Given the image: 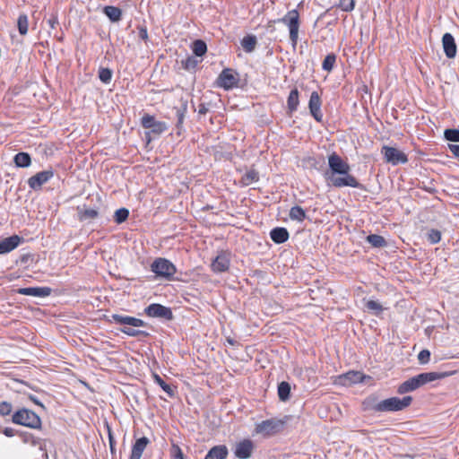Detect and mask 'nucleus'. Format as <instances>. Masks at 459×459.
Returning <instances> with one entry per match:
<instances>
[{
  "instance_id": "cd10ccee",
  "label": "nucleus",
  "mask_w": 459,
  "mask_h": 459,
  "mask_svg": "<svg viewBox=\"0 0 459 459\" xmlns=\"http://www.w3.org/2000/svg\"><path fill=\"white\" fill-rule=\"evenodd\" d=\"M13 161L17 167L27 168L31 163V158L27 152H19L14 156Z\"/></svg>"
},
{
  "instance_id": "aec40b11",
  "label": "nucleus",
  "mask_w": 459,
  "mask_h": 459,
  "mask_svg": "<svg viewBox=\"0 0 459 459\" xmlns=\"http://www.w3.org/2000/svg\"><path fill=\"white\" fill-rule=\"evenodd\" d=\"M212 269L215 273L226 272L230 267V258L227 253H220L212 263Z\"/></svg>"
},
{
  "instance_id": "f03ea898",
  "label": "nucleus",
  "mask_w": 459,
  "mask_h": 459,
  "mask_svg": "<svg viewBox=\"0 0 459 459\" xmlns=\"http://www.w3.org/2000/svg\"><path fill=\"white\" fill-rule=\"evenodd\" d=\"M451 373L448 372H425L420 373L417 376H414L408 380L402 383L397 389V393L400 394H403L406 393H410L415 391L416 389L421 387L422 385L436 381L439 379H443Z\"/></svg>"
},
{
  "instance_id": "6e6552de",
  "label": "nucleus",
  "mask_w": 459,
  "mask_h": 459,
  "mask_svg": "<svg viewBox=\"0 0 459 459\" xmlns=\"http://www.w3.org/2000/svg\"><path fill=\"white\" fill-rule=\"evenodd\" d=\"M151 270L157 277L170 280L177 272L176 266L168 259L159 257L151 264Z\"/></svg>"
},
{
  "instance_id": "b1692460",
  "label": "nucleus",
  "mask_w": 459,
  "mask_h": 459,
  "mask_svg": "<svg viewBox=\"0 0 459 459\" xmlns=\"http://www.w3.org/2000/svg\"><path fill=\"white\" fill-rule=\"evenodd\" d=\"M299 93L297 88L290 91L287 99V107L290 113L295 112L299 105Z\"/></svg>"
},
{
  "instance_id": "09e8293b",
  "label": "nucleus",
  "mask_w": 459,
  "mask_h": 459,
  "mask_svg": "<svg viewBox=\"0 0 459 459\" xmlns=\"http://www.w3.org/2000/svg\"><path fill=\"white\" fill-rule=\"evenodd\" d=\"M171 456L172 459H185L182 449L176 444L171 446Z\"/></svg>"
},
{
  "instance_id": "1a4fd4ad",
  "label": "nucleus",
  "mask_w": 459,
  "mask_h": 459,
  "mask_svg": "<svg viewBox=\"0 0 459 459\" xmlns=\"http://www.w3.org/2000/svg\"><path fill=\"white\" fill-rule=\"evenodd\" d=\"M141 125L143 128L149 129L150 132L145 133V137L148 142L151 141V134L160 135L168 129V126L165 122L158 121L155 117L149 114H144L141 118Z\"/></svg>"
},
{
  "instance_id": "603ef678",
  "label": "nucleus",
  "mask_w": 459,
  "mask_h": 459,
  "mask_svg": "<svg viewBox=\"0 0 459 459\" xmlns=\"http://www.w3.org/2000/svg\"><path fill=\"white\" fill-rule=\"evenodd\" d=\"M448 149L453 153L454 157L459 160V145L448 144Z\"/></svg>"
},
{
  "instance_id": "9b49d317",
  "label": "nucleus",
  "mask_w": 459,
  "mask_h": 459,
  "mask_svg": "<svg viewBox=\"0 0 459 459\" xmlns=\"http://www.w3.org/2000/svg\"><path fill=\"white\" fill-rule=\"evenodd\" d=\"M381 153L384 155L385 161L394 166L404 164L408 161L406 154L394 147L385 145L382 147Z\"/></svg>"
},
{
  "instance_id": "4c0bfd02",
  "label": "nucleus",
  "mask_w": 459,
  "mask_h": 459,
  "mask_svg": "<svg viewBox=\"0 0 459 459\" xmlns=\"http://www.w3.org/2000/svg\"><path fill=\"white\" fill-rule=\"evenodd\" d=\"M365 307L368 311L372 312L376 316L380 315L384 310L383 306L375 300H368Z\"/></svg>"
},
{
  "instance_id": "4468645a",
  "label": "nucleus",
  "mask_w": 459,
  "mask_h": 459,
  "mask_svg": "<svg viewBox=\"0 0 459 459\" xmlns=\"http://www.w3.org/2000/svg\"><path fill=\"white\" fill-rule=\"evenodd\" d=\"M53 176L54 172L52 169L38 172L28 179V185L35 191L40 190L42 186L49 181Z\"/></svg>"
},
{
  "instance_id": "dca6fc26",
  "label": "nucleus",
  "mask_w": 459,
  "mask_h": 459,
  "mask_svg": "<svg viewBox=\"0 0 459 459\" xmlns=\"http://www.w3.org/2000/svg\"><path fill=\"white\" fill-rule=\"evenodd\" d=\"M238 78L233 74L231 69H223L217 79L218 86L230 90L238 84Z\"/></svg>"
},
{
  "instance_id": "79ce46f5",
  "label": "nucleus",
  "mask_w": 459,
  "mask_h": 459,
  "mask_svg": "<svg viewBox=\"0 0 459 459\" xmlns=\"http://www.w3.org/2000/svg\"><path fill=\"white\" fill-rule=\"evenodd\" d=\"M344 379L348 380L350 383H359L363 380V376L359 372L351 371L343 376Z\"/></svg>"
},
{
  "instance_id": "ddd939ff",
  "label": "nucleus",
  "mask_w": 459,
  "mask_h": 459,
  "mask_svg": "<svg viewBox=\"0 0 459 459\" xmlns=\"http://www.w3.org/2000/svg\"><path fill=\"white\" fill-rule=\"evenodd\" d=\"M255 450V444L249 438H245L235 445L234 455L238 459H248Z\"/></svg>"
},
{
  "instance_id": "7ed1b4c3",
  "label": "nucleus",
  "mask_w": 459,
  "mask_h": 459,
  "mask_svg": "<svg viewBox=\"0 0 459 459\" xmlns=\"http://www.w3.org/2000/svg\"><path fill=\"white\" fill-rule=\"evenodd\" d=\"M411 402V396H404L403 398L391 397L373 404H369V400H367L364 402V404L367 409H370L376 412H390L403 411L409 407Z\"/></svg>"
},
{
  "instance_id": "c85d7f7f",
  "label": "nucleus",
  "mask_w": 459,
  "mask_h": 459,
  "mask_svg": "<svg viewBox=\"0 0 459 459\" xmlns=\"http://www.w3.org/2000/svg\"><path fill=\"white\" fill-rule=\"evenodd\" d=\"M153 379L170 398L175 396V387L167 384L158 374H153Z\"/></svg>"
},
{
  "instance_id": "6e6d98bb",
  "label": "nucleus",
  "mask_w": 459,
  "mask_h": 459,
  "mask_svg": "<svg viewBox=\"0 0 459 459\" xmlns=\"http://www.w3.org/2000/svg\"><path fill=\"white\" fill-rule=\"evenodd\" d=\"M177 116H178V126L183 123L184 120V111H181L180 109L177 110Z\"/></svg>"
},
{
  "instance_id": "de8ad7c7",
  "label": "nucleus",
  "mask_w": 459,
  "mask_h": 459,
  "mask_svg": "<svg viewBox=\"0 0 459 459\" xmlns=\"http://www.w3.org/2000/svg\"><path fill=\"white\" fill-rule=\"evenodd\" d=\"M429 359H430V351L429 350H426V349L422 350L418 354V360H419V363L421 365H425V364L429 363Z\"/></svg>"
},
{
  "instance_id": "49530a36",
  "label": "nucleus",
  "mask_w": 459,
  "mask_h": 459,
  "mask_svg": "<svg viewBox=\"0 0 459 459\" xmlns=\"http://www.w3.org/2000/svg\"><path fill=\"white\" fill-rule=\"evenodd\" d=\"M13 406L9 402H0V415L3 417L11 415Z\"/></svg>"
},
{
  "instance_id": "8fccbe9b",
  "label": "nucleus",
  "mask_w": 459,
  "mask_h": 459,
  "mask_svg": "<svg viewBox=\"0 0 459 459\" xmlns=\"http://www.w3.org/2000/svg\"><path fill=\"white\" fill-rule=\"evenodd\" d=\"M138 37L144 41H146L148 39V31H147L146 27H144V26L138 27Z\"/></svg>"
},
{
  "instance_id": "bf43d9fd",
  "label": "nucleus",
  "mask_w": 459,
  "mask_h": 459,
  "mask_svg": "<svg viewBox=\"0 0 459 459\" xmlns=\"http://www.w3.org/2000/svg\"><path fill=\"white\" fill-rule=\"evenodd\" d=\"M108 437H109V445H110V449H111V451H113V450H114V443H115V442H114V440H113V437H112V435H111V433H110V432L108 433Z\"/></svg>"
},
{
  "instance_id": "864d4df0",
  "label": "nucleus",
  "mask_w": 459,
  "mask_h": 459,
  "mask_svg": "<svg viewBox=\"0 0 459 459\" xmlns=\"http://www.w3.org/2000/svg\"><path fill=\"white\" fill-rule=\"evenodd\" d=\"M208 111H209V108H208L207 104H205V103L199 104V106H198V114L199 115H205Z\"/></svg>"
},
{
  "instance_id": "a19ab883",
  "label": "nucleus",
  "mask_w": 459,
  "mask_h": 459,
  "mask_svg": "<svg viewBox=\"0 0 459 459\" xmlns=\"http://www.w3.org/2000/svg\"><path fill=\"white\" fill-rule=\"evenodd\" d=\"M129 211L126 208H120L115 212L114 220L117 224H120L127 220Z\"/></svg>"
},
{
  "instance_id": "423d86ee",
  "label": "nucleus",
  "mask_w": 459,
  "mask_h": 459,
  "mask_svg": "<svg viewBox=\"0 0 459 459\" xmlns=\"http://www.w3.org/2000/svg\"><path fill=\"white\" fill-rule=\"evenodd\" d=\"M287 420L288 417L285 420L272 418L263 420L255 424L254 432L264 437L273 436L283 430Z\"/></svg>"
},
{
  "instance_id": "39448f33",
  "label": "nucleus",
  "mask_w": 459,
  "mask_h": 459,
  "mask_svg": "<svg viewBox=\"0 0 459 459\" xmlns=\"http://www.w3.org/2000/svg\"><path fill=\"white\" fill-rule=\"evenodd\" d=\"M12 422L33 429H40L42 426L40 417L33 411L21 408L12 415Z\"/></svg>"
},
{
  "instance_id": "2f4dec72",
  "label": "nucleus",
  "mask_w": 459,
  "mask_h": 459,
  "mask_svg": "<svg viewBox=\"0 0 459 459\" xmlns=\"http://www.w3.org/2000/svg\"><path fill=\"white\" fill-rule=\"evenodd\" d=\"M259 180V174L255 169L247 170L241 178V183L244 186H249Z\"/></svg>"
},
{
  "instance_id": "f8f14e48",
  "label": "nucleus",
  "mask_w": 459,
  "mask_h": 459,
  "mask_svg": "<svg viewBox=\"0 0 459 459\" xmlns=\"http://www.w3.org/2000/svg\"><path fill=\"white\" fill-rule=\"evenodd\" d=\"M144 313L150 317H156L169 321L172 320L174 317L169 307L158 303H153L146 307Z\"/></svg>"
},
{
  "instance_id": "c756f323",
  "label": "nucleus",
  "mask_w": 459,
  "mask_h": 459,
  "mask_svg": "<svg viewBox=\"0 0 459 459\" xmlns=\"http://www.w3.org/2000/svg\"><path fill=\"white\" fill-rule=\"evenodd\" d=\"M289 216L292 221L302 222L306 219V212L302 207L295 205L290 208Z\"/></svg>"
},
{
  "instance_id": "c9c22d12",
  "label": "nucleus",
  "mask_w": 459,
  "mask_h": 459,
  "mask_svg": "<svg viewBox=\"0 0 459 459\" xmlns=\"http://www.w3.org/2000/svg\"><path fill=\"white\" fill-rule=\"evenodd\" d=\"M366 239L374 247H384L386 246L385 239L380 235L370 234Z\"/></svg>"
},
{
  "instance_id": "f704fd0d",
  "label": "nucleus",
  "mask_w": 459,
  "mask_h": 459,
  "mask_svg": "<svg viewBox=\"0 0 459 459\" xmlns=\"http://www.w3.org/2000/svg\"><path fill=\"white\" fill-rule=\"evenodd\" d=\"M18 436L21 437L24 444H30L33 446L39 445V438L36 437L33 434L27 431H20Z\"/></svg>"
},
{
  "instance_id": "f3484780",
  "label": "nucleus",
  "mask_w": 459,
  "mask_h": 459,
  "mask_svg": "<svg viewBox=\"0 0 459 459\" xmlns=\"http://www.w3.org/2000/svg\"><path fill=\"white\" fill-rule=\"evenodd\" d=\"M23 238L18 235H13L0 241V255L7 254L14 250Z\"/></svg>"
},
{
  "instance_id": "c03bdc74",
  "label": "nucleus",
  "mask_w": 459,
  "mask_h": 459,
  "mask_svg": "<svg viewBox=\"0 0 459 459\" xmlns=\"http://www.w3.org/2000/svg\"><path fill=\"white\" fill-rule=\"evenodd\" d=\"M99 78L104 83H109L112 79V71L109 68H100Z\"/></svg>"
},
{
  "instance_id": "052dcab7",
  "label": "nucleus",
  "mask_w": 459,
  "mask_h": 459,
  "mask_svg": "<svg viewBox=\"0 0 459 459\" xmlns=\"http://www.w3.org/2000/svg\"><path fill=\"white\" fill-rule=\"evenodd\" d=\"M228 342H229V343H230L231 345H233V344H234V342H233V340H231V339H228Z\"/></svg>"
},
{
  "instance_id": "0eeeda50",
  "label": "nucleus",
  "mask_w": 459,
  "mask_h": 459,
  "mask_svg": "<svg viewBox=\"0 0 459 459\" xmlns=\"http://www.w3.org/2000/svg\"><path fill=\"white\" fill-rule=\"evenodd\" d=\"M350 171L351 167L338 172L336 175L326 180L327 185L336 188H342L345 186L362 188V185L353 175L350 173Z\"/></svg>"
},
{
  "instance_id": "20e7f679",
  "label": "nucleus",
  "mask_w": 459,
  "mask_h": 459,
  "mask_svg": "<svg viewBox=\"0 0 459 459\" xmlns=\"http://www.w3.org/2000/svg\"><path fill=\"white\" fill-rule=\"evenodd\" d=\"M277 22L287 26L290 41L293 48H295L299 42V31L301 23L299 11L292 9L287 12L283 17L277 19Z\"/></svg>"
},
{
  "instance_id": "5701e85b",
  "label": "nucleus",
  "mask_w": 459,
  "mask_h": 459,
  "mask_svg": "<svg viewBox=\"0 0 459 459\" xmlns=\"http://www.w3.org/2000/svg\"><path fill=\"white\" fill-rule=\"evenodd\" d=\"M270 237L276 244H282L289 239L290 234L285 228L277 227L271 230Z\"/></svg>"
},
{
  "instance_id": "a18cd8bd",
  "label": "nucleus",
  "mask_w": 459,
  "mask_h": 459,
  "mask_svg": "<svg viewBox=\"0 0 459 459\" xmlns=\"http://www.w3.org/2000/svg\"><path fill=\"white\" fill-rule=\"evenodd\" d=\"M338 7L343 12H351L355 7V0H340Z\"/></svg>"
},
{
  "instance_id": "58836bf2",
  "label": "nucleus",
  "mask_w": 459,
  "mask_h": 459,
  "mask_svg": "<svg viewBox=\"0 0 459 459\" xmlns=\"http://www.w3.org/2000/svg\"><path fill=\"white\" fill-rule=\"evenodd\" d=\"M441 231L436 229L429 230L426 234L427 240L432 245L438 243L441 240Z\"/></svg>"
},
{
  "instance_id": "4d7b16f0",
  "label": "nucleus",
  "mask_w": 459,
  "mask_h": 459,
  "mask_svg": "<svg viewBox=\"0 0 459 459\" xmlns=\"http://www.w3.org/2000/svg\"><path fill=\"white\" fill-rule=\"evenodd\" d=\"M29 399H30L32 403H34L35 404H37V405H39V406H40V407L44 408V405H43V404H42V403L38 400V398H37L35 395H32V394L29 395Z\"/></svg>"
},
{
  "instance_id": "3c124183",
  "label": "nucleus",
  "mask_w": 459,
  "mask_h": 459,
  "mask_svg": "<svg viewBox=\"0 0 459 459\" xmlns=\"http://www.w3.org/2000/svg\"><path fill=\"white\" fill-rule=\"evenodd\" d=\"M3 434L8 437H12L15 435L18 436V433L20 432L19 430H15L13 428H10V427H6L3 429Z\"/></svg>"
},
{
  "instance_id": "473e14b6",
  "label": "nucleus",
  "mask_w": 459,
  "mask_h": 459,
  "mask_svg": "<svg viewBox=\"0 0 459 459\" xmlns=\"http://www.w3.org/2000/svg\"><path fill=\"white\" fill-rule=\"evenodd\" d=\"M17 27L19 33L22 36L26 35L28 33L29 30V19L27 14L22 13L19 15L17 20Z\"/></svg>"
},
{
  "instance_id": "13d9d810",
  "label": "nucleus",
  "mask_w": 459,
  "mask_h": 459,
  "mask_svg": "<svg viewBox=\"0 0 459 459\" xmlns=\"http://www.w3.org/2000/svg\"><path fill=\"white\" fill-rule=\"evenodd\" d=\"M48 22L52 29H55L56 25L58 23L57 19L56 17L49 19Z\"/></svg>"
},
{
  "instance_id": "ea45409f",
  "label": "nucleus",
  "mask_w": 459,
  "mask_h": 459,
  "mask_svg": "<svg viewBox=\"0 0 459 459\" xmlns=\"http://www.w3.org/2000/svg\"><path fill=\"white\" fill-rule=\"evenodd\" d=\"M336 56L333 53L328 54L322 63V68L325 71L331 72L334 66Z\"/></svg>"
},
{
  "instance_id": "4be33fe9",
  "label": "nucleus",
  "mask_w": 459,
  "mask_h": 459,
  "mask_svg": "<svg viewBox=\"0 0 459 459\" xmlns=\"http://www.w3.org/2000/svg\"><path fill=\"white\" fill-rule=\"evenodd\" d=\"M229 455V450L225 445H219L212 447L204 459H226Z\"/></svg>"
},
{
  "instance_id": "5fc2aeb1",
  "label": "nucleus",
  "mask_w": 459,
  "mask_h": 459,
  "mask_svg": "<svg viewBox=\"0 0 459 459\" xmlns=\"http://www.w3.org/2000/svg\"><path fill=\"white\" fill-rule=\"evenodd\" d=\"M278 22L277 20L269 21L266 24V29L269 32L273 33L275 30L274 23Z\"/></svg>"
},
{
  "instance_id": "7c9ffc66",
  "label": "nucleus",
  "mask_w": 459,
  "mask_h": 459,
  "mask_svg": "<svg viewBox=\"0 0 459 459\" xmlns=\"http://www.w3.org/2000/svg\"><path fill=\"white\" fill-rule=\"evenodd\" d=\"M290 395V385L288 382L282 381L278 385V396L282 402L288 401Z\"/></svg>"
},
{
  "instance_id": "72a5a7b5",
  "label": "nucleus",
  "mask_w": 459,
  "mask_h": 459,
  "mask_svg": "<svg viewBox=\"0 0 459 459\" xmlns=\"http://www.w3.org/2000/svg\"><path fill=\"white\" fill-rule=\"evenodd\" d=\"M192 50L196 56L201 57L207 51L206 43L202 39H196L193 42Z\"/></svg>"
},
{
  "instance_id": "9d476101",
  "label": "nucleus",
  "mask_w": 459,
  "mask_h": 459,
  "mask_svg": "<svg viewBox=\"0 0 459 459\" xmlns=\"http://www.w3.org/2000/svg\"><path fill=\"white\" fill-rule=\"evenodd\" d=\"M329 169L324 174L325 181L336 175L338 172L349 169L350 165L342 160L336 152H333L328 156Z\"/></svg>"
},
{
  "instance_id": "393cba45",
  "label": "nucleus",
  "mask_w": 459,
  "mask_h": 459,
  "mask_svg": "<svg viewBox=\"0 0 459 459\" xmlns=\"http://www.w3.org/2000/svg\"><path fill=\"white\" fill-rule=\"evenodd\" d=\"M257 39L255 35H247L241 40V46L245 52L251 53L255 50Z\"/></svg>"
},
{
  "instance_id": "bb28decb",
  "label": "nucleus",
  "mask_w": 459,
  "mask_h": 459,
  "mask_svg": "<svg viewBox=\"0 0 459 459\" xmlns=\"http://www.w3.org/2000/svg\"><path fill=\"white\" fill-rule=\"evenodd\" d=\"M103 13L109 18L111 22H118L121 20L122 11L118 7L112 5L105 6Z\"/></svg>"
},
{
  "instance_id": "2eb2a0df",
  "label": "nucleus",
  "mask_w": 459,
  "mask_h": 459,
  "mask_svg": "<svg viewBox=\"0 0 459 459\" xmlns=\"http://www.w3.org/2000/svg\"><path fill=\"white\" fill-rule=\"evenodd\" d=\"M322 100L317 91H312L309 101L308 108L311 116L317 122H322L323 113L321 111Z\"/></svg>"
},
{
  "instance_id": "6ab92c4d",
  "label": "nucleus",
  "mask_w": 459,
  "mask_h": 459,
  "mask_svg": "<svg viewBox=\"0 0 459 459\" xmlns=\"http://www.w3.org/2000/svg\"><path fill=\"white\" fill-rule=\"evenodd\" d=\"M17 293L25 296H33L45 298L51 294V289L49 287H28L18 289Z\"/></svg>"
},
{
  "instance_id": "412c9836",
  "label": "nucleus",
  "mask_w": 459,
  "mask_h": 459,
  "mask_svg": "<svg viewBox=\"0 0 459 459\" xmlns=\"http://www.w3.org/2000/svg\"><path fill=\"white\" fill-rule=\"evenodd\" d=\"M150 440L146 437H142L135 440L134 444L133 445L131 455L129 459H141L142 455L147 446L149 445Z\"/></svg>"
},
{
  "instance_id": "a878e982",
  "label": "nucleus",
  "mask_w": 459,
  "mask_h": 459,
  "mask_svg": "<svg viewBox=\"0 0 459 459\" xmlns=\"http://www.w3.org/2000/svg\"><path fill=\"white\" fill-rule=\"evenodd\" d=\"M99 215V212L97 210L95 209H92V208H80L78 207V216H79V220L83 221H88V220H94L98 217Z\"/></svg>"
},
{
  "instance_id": "37998d69",
  "label": "nucleus",
  "mask_w": 459,
  "mask_h": 459,
  "mask_svg": "<svg viewBox=\"0 0 459 459\" xmlns=\"http://www.w3.org/2000/svg\"><path fill=\"white\" fill-rule=\"evenodd\" d=\"M444 135L449 142L459 143V129H446Z\"/></svg>"
},
{
  "instance_id": "f257e3e1",
  "label": "nucleus",
  "mask_w": 459,
  "mask_h": 459,
  "mask_svg": "<svg viewBox=\"0 0 459 459\" xmlns=\"http://www.w3.org/2000/svg\"><path fill=\"white\" fill-rule=\"evenodd\" d=\"M107 321L108 323H116L123 325L120 328V331L131 337H147L149 336V333L143 330H136L133 327H142L146 326L147 324L140 319L134 316H124L119 314H112L111 316L107 317Z\"/></svg>"
},
{
  "instance_id": "e433bc0d",
  "label": "nucleus",
  "mask_w": 459,
  "mask_h": 459,
  "mask_svg": "<svg viewBox=\"0 0 459 459\" xmlns=\"http://www.w3.org/2000/svg\"><path fill=\"white\" fill-rule=\"evenodd\" d=\"M201 59H197L194 56H190L181 61L182 67L187 71L195 70L197 65L201 63Z\"/></svg>"
},
{
  "instance_id": "a211bd4d",
  "label": "nucleus",
  "mask_w": 459,
  "mask_h": 459,
  "mask_svg": "<svg viewBox=\"0 0 459 459\" xmlns=\"http://www.w3.org/2000/svg\"><path fill=\"white\" fill-rule=\"evenodd\" d=\"M444 52L448 58H454L456 55L457 47L451 33H445L442 37Z\"/></svg>"
}]
</instances>
